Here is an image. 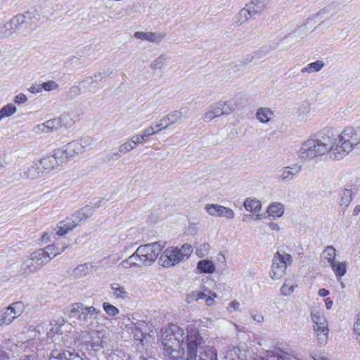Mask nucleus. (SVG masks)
Listing matches in <instances>:
<instances>
[{
	"mask_svg": "<svg viewBox=\"0 0 360 360\" xmlns=\"http://www.w3.org/2000/svg\"><path fill=\"white\" fill-rule=\"evenodd\" d=\"M360 145V128L348 127L334 139L329 148L333 160H341Z\"/></svg>",
	"mask_w": 360,
	"mask_h": 360,
	"instance_id": "obj_1",
	"label": "nucleus"
},
{
	"mask_svg": "<svg viewBox=\"0 0 360 360\" xmlns=\"http://www.w3.org/2000/svg\"><path fill=\"white\" fill-rule=\"evenodd\" d=\"M183 330L175 326V328H167L162 333V343L164 354L170 358H179L184 354V348L182 347L184 340Z\"/></svg>",
	"mask_w": 360,
	"mask_h": 360,
	"instance_id": "obj_2",
	"label": "nucleus"
},
{
	"mask_svg": "<svg viewBox=\"0 0 360 360\" xmlns=\"http://www.w3.org/2000/svg\"><path fill=\"white\" fill-rule=\"evenodd\" d=\"M193 252L192 245L184 244L180 248H167L159 258V264L164 267H170L189 258Z\"/></svg>",
	"mask_w": 360,
	"mask_h": 360,
	"instance_id": "obj_3",
	"label": "nucleus"
},
{
	"mask_svg": "<svg viewBox=\"0 0 360 360\" xmlns=\"http://www.w3.org/2000/svg\"><path fill=\"white\" fill-rule=\"evenodd\" d=\"M329 153L326 143L318 139H309L304 141L297 151L298 158L303 161H309Z\"/></svg>",
	"mask_w": 360,
	"mask_h": 360,
	"instance_id": "obj_4",
	"label": "nucleus"
},
{
	"mask_svg": "<svg viewBox=\"0 0 360 360\" xmlns=\"http://www.w3.org/2000/svg\"><path fill=\"white\" fill-rule=\"evenodd\" d=\"M162 250V246L158 242L139 245L134 253L139 267L150 266L156 260Z\"/></svg>",
	"mask_w": 360,
	"mask_h": 360,
	"instance_id": "obj_5",
	"label": "nucleus"
},
{
	"mask_svg": "<svg viewBox=\"0 0 360 360\" xmlns=\"http://www.w3.org/2000/svg\"><path fill=\"white\" fill-rule=\"evenodd\" d=\"M187 349L184 350L179 358L174 360H197L198 351L204 347L205 340L198 331H188L187 334Z\"/></svg>",
	"mask_w": 360,
	"mask_h": 360,
	"instance_id": "obj_6",
	"label": "nucleus"
},
{
	"mask_svg": "<svg viewBox=\"0 0 360 360\" xmlns=\"http://www.w3.org/2000/svg\"><path fill=\"white\" fill-rule=\"evenodd\" d=\"M292 262V259L290 254L276 252L272 259L271 268L269 271L270 277L274 280L282 278L288 266H290Z\"/></svg>",
	"mask_w": 360,
	"mask_h": 360,
	"instance_id": "obj_7",
	"label": "nucleus"
},
{
	"mask_svg": "<svg viewBox=\"0 0 360 360\" xmlns=\"http://www.w3.org/2000/svg\"><path fill=\"white\" fill-rule=\"evenodd\" d=\"M311 319L314 323L313 328L320 345L324 346L328 342V321L324 315L319 311H312Z\"/></svg>",
	"mask_w": 360,
	"mask_h": 360,
	"instance_id": "obj_8",
	"label": "nucleus"
},
{
	"mask_svg": "<svg viewBox=\"0 0 360 360\" xmlns=\"http://www.w3.org/2000/svg\"><path fill=\"white\" fill-rule=\"evenodd\" d=\"M235 108L236 106L231 100L214 103L209 107L207 111L202 116V120L205 122H210L214 117L231 113Z\"/></svg>",
	"mask_w": 360,
	"mask_h": 360,
	"instance_id": "obj_9",
	"label": "nucleus"
},
{
	"mask_svg": "<svg viewBox=\"0 0 360 360\" xmlns=\"http://www.w3.org/2000/svg\"><path fill=\"white\" fill-rule=\"evenodd\" d=\"M23 311V304L21 302L11 304L0 314V326H8L19 316Z\"/></svg>",
	"mask_w": 360,
	"mask_h": 360,
	"instance_id": "obj_10",
	"label": "nucleus"
},
{
	"mask_svg": "<svg viewBox=\"0 0 360 360\" xmlns=\"http://www.w3.org/2000/svg\"><path fill=\"white\" fill-rule=\"evenodd\" d=\"M126 328L128 333L136 341L140 342L141 345L143 344V339L146 337L147 323L143 321H139L135 323L127 325Z\"/></svg>",
	"mask_w": 360,
	"mask_h": 360,
	"instance_id": "obj_11",
	"label": "nucleus"
},
{
	"mask_svg": "<svg viewBox=\"0 0 360 360\" xmlns=\"http://www.w3.org/2000/svg\"><path fill=\"white\" fill-rule=\"evenodd\" d=\"M31 18V13L27 12L25 14H18L13 17L10 20V25L12 27L13 33L18 32H24L27 29H30L28 19Z\"/></svg>",
	"mask_w": 360,
	"mask_h": 360,
	"instance_id": "obj_12",
	"label": "nucleus"
},
{
	"mask_svg": "<svg viewBox=\"0 0 360 360\" xmlns=\"http://www.w3.org/2000/svg\"><path fill=\"white\" fill-rule=\"evenodd\" d=\"M63 162L64 158L57 155V150L54 151L53 155H47L38 161L39 166L42 169V172L51 171Z\"/></svg>",
	"mask_w": 360,
	"mask_h": 360,
	"instance_id": "obj_13",
	"label": "nucleus"
},
{
	"mask_svg": "<svg viewBox=\"0 0 360 360\" xmlns=\"http://www.w3.org/2000/svg\"><path fill=\"white\" fill-rule=\"evenodd\" d=\"M205 209L210 215L213 217H224L231 219L235 216L231 209L217 204H207Z\"/></svg>",
	"mask_w": 360,
	"mask_h": 360,
	"instance_id": "obj_14",
	"label": "nucleus"
},
{
	"mask_svg": "<svg viewBox=\"0 0 360 360\" xmlns=\"http://www.w3.org/2000/svg\"><path fill=\"white\" fill-rule=\"evenodd\" d=\"M82 153V148L78 141L68 143L64 147L57 149V155L64 158V162L75 155Z\"/></svg>",
	"mask_w": 360,
	"mask_h": 360,
	"instance_id": "obj_15",
	"label": "nucleus"
},
{
	"mask_svg": "<svg viewBox=\"0 0 360 360\" xmlns=\"http://www.w3.org/2000/svg\"><path fill=\"white\" fill-rule=\"evenodd\" d=\"M62 126V117H57L47 120L44 123L37 125L34 128L36 134L50 133L57 130Z\"/></svg>",
	"mask_w": 360,
	"mask_h": 360,
	"instance_id": "obj_16",
	"label": "nucleus"
},
{
	"mask_svg": "<svg viewBox=\"0 0 360 360\" xmlns=\"http://www.w3.org/2000/svg\"><path fill=\"white\" fill-rule=\"evenodd\" d=\"M302 167L298 164H294L292 166L282 167L279 172L278 179L281 182H288L294 179V177L301 171Z\"/></svg>",
	"mask_w": 360,
	"mask_h": 360,
	"instance_id": "obj_17",
	"label": "nucleus"
},
{
	"mask_svg": "<svg viewBox=\"0 0 360 360\" xmlns=\"http://www.w3.org/2000/svg\"><path fill=\"white\" fill-rule=\"evenodd\" d=\"M76 226H77V222L70 216L58 224L57 227L54 229L55 234L58 236H64Z\"/></svg>",
	"mask_w": 360,
	"mask_h": 360,
	"instance_id": "obj_18",
	"label": "nucleus"
},
{
	"mask_svg": "<svg viewBox=\"0 0 360 360\" xmlns=\"http://www.w3.org/2000/svg\"><path fill=\"white\" fill-rule=\"evenodd\" d=\"M39 267L30 255L24 259L20 265V275L24 278L30 276L39 270Z\"/></svg>",
	"mask_w": 360,
	"mask_h": 360,
	"instance_id": "obj_19",
	"label": "nucleus"
},
{
	"mask_svg": "<svg viewBox=\"0 0 360 360\" xmlns=\"http://www.w3.org/2000/svg\"><path fill=\"white\" fill-rule=\"evenodd\" d=\"M244 207L248 212H252L255 216L256 220L262 219L259 212L262 209L261 202L256 198H248L244 201Z\"/></svg>",
	"mask_w": 360,
	"mask_h": 360,
	"instance_id": "obj_20",
	"label": "nucleus"
},
{
	"mask_svg": "<svg viewBox=\"0 0 360 360\" xmlns=\"http://www.w3.org/2000/svg\"><path fill=\"white\" fill-rule=\"evenodd\" d=\"M49 360H84L77 352L68 350L52 351Z\"/></svg>",
	"mask_w": 360,
	"mask_h": 360,
	"instance_id": "obj_21",
	"label": "nucleus"
},
{
	"mask_svg": "<svg viewBox=\"0 0 360 360\" xmlns=\"http://www.w3.org/2000/svg\"><path fill=\"white\" fill-rule=\"evenodd\" d=\"M94 212V208L91 206L86 205L72 214L73 219L77 222V226L86 221L90 218Z\"/></svg>",
	"mask_w": 360,
	"mask_h": 360,
	"instance_id": "obj_22",
	"label": "nucleus"
},
{
	"mask_svg": "<svg viewBox=\"0 0 360 360\" xmlns=\"http://www.w3.org/2000/svg\"><path fill=\"white\" fill-rule=\"evenodd\" d=\"M183 117L182 112L178 110H174L169 114H168L167 116H165L163 118H162L160 122L156 124V127H160L162 126V122H168L165 124V127H162V129H165L169 127V125L174 124L179 120H181Z\"/></svg>",
	"mask_w": 360,
	"mask_h": 360,
	"instance_id": "obj_23",
	"label": "nucleus"
},
{
	"mask_svg": "<svg viewBox=\"0 0 360 360\" xmlns=\"http://www.w3.org/2000/svg\"><path fill=\"white\" fill-rule=\"evenodd\" d=\"M134 37L136 39L147 40L150 42L159 43L165 37V34L157 32H136Z\"/></svg>",
	"mask_w": 360,
	"mask_h": 360,
	"instance_id": "obj_24",
	"label": "nucleus"
},
{
	"mask_svg": "<svg viewBox=\"0 0 360 360\" xmlns=\"http://www.w3.org/2000/svg\"><path fill=\"white\" fill-rule=\"evenodd\" d=\"M42 169L38 162H34L32 165L23 172L22 177L29 179H35L42 175Z\"/></svg>",
	"mask_w": 360,
	"mask_h": 360,
	"instance_id": "obj_25",
	"label": "nucleus"
},
{
	"mask_svg": "<svg viewBox=\"0 0 360 360\" xmlns=\"http://www.w3.org/2000/svg\"><path fill=\"white\" fill-rule=\"evenodd\" d=\"M197 360H217L216 349L206 346L205 342L203 349L198 351Z\"/></svg>",
	"mask_w": 360,
	"mask_h": 360,
	"instance_id": "obj_26",
	"label": "nucleus"
},
{
	"mask_svg": "<svg viewBox=\"0 0 360 360\" xmlns=\"http://www.w3.org/2000/svg\"><path fill=\"white\" fill-rule=\"evenodd\" d=\"M50 323L48 321L42 322L38 324L36 327L30 326L29 337L30 338H35L47 333Z\"/></svg>",
	"mask_w": 360,
	"mask_h": 360,
	"instance_id": "obj_27",
	"label": "nucleus"
},
{
	"mask_svg": "<svg viewBox=\"0 0 360 360\" xmlns=\"http://www.w3.org/2000/svg\"><path fill=\"white\" fill-rule=\"evenodd\" d=\"M269 3L268 0H252L246 4L253 15L262 11Z\"/></svg>",
	"mask_w": 360,
	"mask_h": 360,
	"instance_id": "obj_28",
	"label": "nucleus"
},
{
	"mask_svg": "<svg viewBox=\"0 0 360 360\" xmlns=\"http://www.w3.org/2000/svg\"><path fill=\"white\" fill-rule=\"evenodd\" d=\"M39 267L48 264L51 260L41 249H39L30 255Z\"/></svg>",
	"mask_w": 360,
	"mask_h": 360,
	"instance_id": "obj_29",
	"label": "nucleus"
},
{
	"mask_svg": "<svg viewBox=\"0 0 360 360\" xmlns=\"http://www.w3.org/2000/svg\"><path fill=\"white\" fill-rule=\"evenodd\" d=\"M197 269L200 273L212 274L214 272L216 267L212 261L203 259L198 262Z\"/></svg>",
	"mask_w": 360,
	"mask_h": 360,
	"instance_id": "obj_30",
	"label": "nucleus"
},
{
	"mask_svg": "<svg viewBox=\"0 0 360 360\" xmlns=\"http://www.w3.org/2000/svg\"><path fill=\"white\" fill-rule=\"evenodd\" d=\"M274 113L269 108H260L257 110L256 117L262 123L269 122Z\"/></svg>",
	"mask_w": 360,
	"mask_h": 360,
	"instance_id": "obj_31",
	"label": "nucleus"
},
{
	"mask_svg": "<svg viewBox=\"0 0 360 360\" xmlns=\"http://www.w3.org/2000/svg\"><path fill=\"white\" fill-rule=\"evenodd\" d=\"M111 290L113 296L116 299L125 300L128 297L129 293L125 288L118 283H113L111 285Z\"/></svg>",
	"mask_w": 360,
	"mask_h": 360,
	"instance_id": "obj_32",
	"label": "nucleus"
},
{
	"mask_svg": "<svg viewBox=\"0 0 360 360\" xmlns=\"http://www.w3.org/2000/svg\"><path fill=\"white\" fill-rule=\"evenodd\" d=\"M267 212L273 217H281L284 213V208L281 203L274 202L269 205Z\"/></svg>",
	"mask_w": 360,
	"mask_h": 360,
	"instance_id": "obj_33",
	"label": "nucleus"
},
{
	"mask_svg": "<svg viewBox=\"0 0 360 360\" xmlns=\"http://www.w3.org/2000/svg\"><path fill=\"white\" fill-rule=\"evenodd\" d=\"M325 65L322 60H316L308 64L306 67L301 70V73L311 74L320 71Z\"/></svg>",
	"mask_w": 360,
	"mask_h": 360,
	"instance_id": "obj_34",
	"label": "nucleus"
},
{
	"mask_svg": "<svg viewBox=\"0 0 360 360\" xmlns=\"http://www.w3.org/2000/svg\"><path fill=\"white\" fill-rule=\"evenodd\" d=\"M162 131V128H160L158 129H155V127L150 126L145 129L142 133L139 135H136V139L137 140V142H141V143H144L149 136L158 133L159 131Z\"/></svg>",
	"mask_w": 360,
	"mask_h": 360,
	"instance_id": "obj_35",
	"label": "nucleus"
},
{
	"mask_svg": "<svg viewBox=\"0 0 360 360\" xmlns=\"http://www.w3.org/2000/svg\"><path fill=\"white\" fill-rule=\"evenodd\" d=\"M89 265L86 263L81 264L75 268L71 274V276L75 278H79L86 276L89 272Z\"/></svg>",
	"mask_w": 360,
	"mask_h": 360,
	"instance_id": "obj_36",
	"label": "nucleus"
},
{
	"mask_svg": "<svg viewBox=\"0 0 360 360\" xmlns=\"http://www.w3.org/2000/svg\"><path fill=\"white\" fill-rule=\"evenodd\" d=\"M86 306L82 303H74L70 310V316L78 320L80 319L84 311H86Z\"/></svg>",
	"mask_w": 360,
	"mask_h": 360,
	"instance_id": "obj_37",
	"label": "nucleus"
},
{
	"mask_svg": "<svg viewBox=\"0 0 360 360\" xmlns=\"http://www.w3.org/2000/svg\"><path fill=\"white\" fill-rule=\"evenodd\" d=\"M330 266L337 277H342L346 274L347 264L345 262L335 261Z\"/></svg>",
	"mask_w": 360,
	"mask_h": 360,
	"instance_id": "obj_38",
	"label": "nucleus"
},
{
	"mask_svg": "<svg viewBox=\"0 0 360 360\" xmlns=\"http://www.w3.org/2000/svg\"><path fill=\"white\" fill-rule=\"evenodd\" d=\"M252 16H254L253 14L250 13V10L248 8V6L245 5V6L242 8L236 15V22L241 25L248 21Z\"/></svg>",
	"mask_w": 360,
	"mask_h": 360,
	"instance_id": "obj_39",
	"label": "nucleus"
},
{
	"mask_svg": "<svg viewBox=\"0 0 360 360\" xmlns=\"http://www.w3.org/2000/svg\"><path fill=\"white\" fill-rule=\"evenodd\" d=\"M336 250L331 245L327 246L323 252V258L330 265L335 262Z\"/></svg>",
	"mask_w": 360,
	"mask_h": 360,
	"instance_id": "obj_40",
	"label": "nucleus"
},
{
	"mask_svg": "<svg viewBox=\"0 0 360 360\" xmlns=\"http://www.w3.org/2000/svg\"><path fill=\"white\" fill-rule=\"evenodd\" d=\"M86 311H84L82 317L79 321L86 322L89 319L91 318H96V316L100 313V310L95 308L94 307H86Z\"/></svg>",
	"mask_w": 360,
	"mask_h": 360,
	"instance_id": "obj_41",
	"label": "nucleus"
},
{
	"mask_svg": "<svg viewBox=\"0 0 360 360\" xmlns=\"http://www.w3.org/2000/svg\"><path fill=\"white\" fill-rule=\"evenodd\" d=\"M16 107L12 103H8L4 105L2 108L0 109V122L4 117L13 115L16 112Z\"/></svg>",
	"mask_w": 360,
	"mask_h": 360,
	"instance_id": "obj_42",
	"label": "nucleus"
},
{
	"mask_svg": "<svg viewBox=\"0 0 360 360\" xmlns=\"http://www.w3.org/2000/svg\"><path fill=\"white\" fill-rule=\"evenodd\" d=\"M352 200V191L349 189H345L340 198V205L345 208L347 207Z\"/></svg>",
	"mask_w": 360,
	"mask_h": 360,
	"instance_id": "obj_43",
	"label": "nucleus"
},
{
	"mask_svg": "<svg viewBox=\"0 0 360 360\" xmlns=\"http://www.w3.org/2000/svg\"><path fill=\"white\" fill-rule=\"evenodd\" d=\"M41 250L44 252L46 256L50 258V260L61 253V252L58 250V248L56 247L54 245H47Z\"/></svg>",
	"mask_w": 360,
	"mask_h": 360,
	"instance_id": "obj_44",
	"label": "nucleus"
},
{
	"mask_svg": "<svg viewBox=\"0 0 360 360\" xmlns=\"http://www.w3.org/2000/svg\"><path fill=\"white\" fill-rule=\"evenodd\" d=\"M296 287L297 285L290 283L288 281H285L281 288V294L284 296H289L294 292Z\"/></svg>",
	"mask_w": 360,
	"mask_h": 360,
	"instance_id": "obj_45",
	"label": "nucleus"
},
{
	"mask_svg": "<svg viewBox=\"0 0 360 360\" xmlns=\"http://www.w3.org/2000/svg\"><path fill=\"white\" fill-rule=\"evenodd\" d=\"M12 34H13V33L9 21L4 24H0V39L9 37Z\"/></svg>",
	"mask_w": 360,
	"mask_h": 360,
	"instance_id": "obj_46",
	"label": "nucleus"
},
{
	"mask_svg": "<svg viewBox=\"0 0 360 360\" xmlns=\"http://www.w3.org/2000/svg\"><path fill=\"white\" fill-rule=\"evenodd\" d=\"M206 290H207V289H205V290L202 292V291L191 292V293H189L187 295V298H186L187 302L189 303V302H191L193 301H197L199 299H204L207 296Z\"/></svg>",
	"mask_w": 360,
	"mask_h": 360,
	"instance_id": "obj_47",
	"label": "nucleus"
},
{
	"mask_svg": "<svg viewBox=\"0 0 360 360\" xmlns=\"http://www.w3.org/2000/svg\"><path fill=\"white\" fill-rule=\"evenodd\" d=\"M120 265L124 269H128V268L133 267V266L139 267V264H138L137 261L136 260L134 253L131 256H129L127 259L123 260L120 263Z\"/></svg>",
	"mask_w": 360,
	"mask_h": 360,
	"instance_id": "obj_48",
	"label": "nucleus"
},
{
	"mask_svg": "<svg viewBox=\"0 0 360 360\" xmlns=\"http://www.w3.org/2000/svg\"><path fill=\"white\" fill-rule=\"evenodd\" d=\"M166 57L164 55H160L150 64V68L152 70L161 69L165 65Z\"/></svg>",
	"mask_w": 360,
	"mask_h": 360,
	"instance_id": "obj_49",
	"label": "nucleus"
},
{
	"mask_svg": "<svg viewBox=\"0 0 360 360\" xmlns=\"http://www.w3.org/2000/svg\"><path fill=\"white\" fill-rule=\"evenodd\" d=\"M103 307L105 313L111 316H115L119 314V309L108 302H103Z\"/></svg>",
	"mask_w": 360,
	"mask_h": 360,
	"instance_id": "obj_50",
	"label": "nucleus"
},
{
	"mask_svg": "<svg viewBox=\"0 0 360 360\" xmlns=\"http://www.w3.org/2000/svg\"><path fill=\"white\" fill-rule=\"evenodd\" d=\"M210 249V245L208 243H204L200 244L196 248V254L198 256L202 257L207 255Z\"/></svg>",
	"mask_w": 360,
	"mask_h": 360,
	"instance_id": "obj_51",
	"label": "nucleus"
},
{
	"mask_svg": "<svg viewBox=\"0 0 360 360\" xmlns=\"http://www.w3.org/2000/svg\"><path fill=\"white\" fill-rule=\"evenodd\" d=\"M353 334L355 339L360 342V314L357 316L353 327Z\"/></svg>",
	"mask_w": 360,
	"mask_h": 360,
	"instance_id": "obj_52",
	"label": "nucleus"
},
{
	"mask_svg": "<svg viewBox=\"0 0 360 360\" xmlns=\"http://www.w3.org/2000/svg\"><path fill=\"white\" fill-rule=\"evenodd\" d=\"M81 93V88L79 86H72L67 92V97L69 99H73Z\"/></svg>",
	"mask_w": 360,
	"mask_h": 360,
	"instance_id": "obj_53",
	"label": "nucleus"
},
{
	"mask_svg": "<svg viewBox=\"0 0 360 360\" xmlns=\"http://www.w3.org/2000/svg\"><path fill=\"white\" fill-rule=\"evenodd\" d=\"M42 89L49 91L53 89H56L58 87V84L53 80H49L44 82L41 84Z\"/></svg>",
	"mask_w": 360,
	"mask_h": 360,
	"instance_id": "obj_54",
	"label": "nucleus"
},
{
	"mask_svg": "<svg viewBox=\"0 0 360 360\" xmlns=\"http://www.w3.org/2000/svg\"><path fill=\"white\" fill-rule=\"evenodd\" d=\"M78 142L79 144L81 145L82 153L84 152L86 149L89 148L92 145V141L90 138L88 137L81 139V140Z\"/></svg>",
	"mask_w": 360,
	"mask_h": 360,
	"instance_id": "obj_55",
	"label": "nucleus"
},
{
	"mask_svg": "<svg viewBox=\"0 0 360 360\" xmlns=\"http://www.w3.org/2000/svg\"><path fill=\"white\" fill-rule=\"evenodd\" d=\"M293 354L292 351H290L289 352L280 351L277 354V360H291Z\"/></svg>",
	"mask_w": 360,
	"mask_h": 360,
	"instance_id": "obj_56",
	"label": "nucleus"
},
{
	"mask_svg": "<svg viewBox=\"0 0 360 360\" xmlns=\"http://www.w3.org/2000/svg\"><path fill=\"white\" fill-rule=\"evenodd\" d=\"M207 296L204 298L205 300V303L207 306H212L214 302V297H216L217 295L214 292H212L210 290H206Z\"/></svg>",
	"mask_w": 360,
	"mask_h": 360,
	"instance_id": "obj_57",
	"label": "nucleus"
},
{
	"mask_svg": "<svg viewBox=\"0 0 360 360\" xmlns=\"http://www.w3.org/2000/svg\"><path fill=\"white\" fill-rule=\"evenodd\" d=\"M94 83H95V81L93 77H86L80 82L79 84L82 85V87L87 88Z\"/></svg>",
	"mask_w": 360,
	"mask_h": 360,
	"instance_id": "obj_58",
	"label": "nucleus"
},
{
	"mask_svg": "<svg viewBox=\"0 0 360 360\" xmlns=\"http://www.w3.org/2000/svg\"><path fill=\"white\" fill-rule=\"evenodd\" d=\"M131 146L128 142V141L120 145V146L119 147V152L123 154H125L131 151Z\"/></svg>",
	"mask_w": 360,
	"mask_h": 360,
	"instance_id": "obj_59",
	"label": "nucleus"
},
{
	"mask_svg": "<svg viewBox=\"0 0 360 360\" xmlns=\"http://www.w3.org/2000/svg\"><path fill=\"white\" fill-rule=\"evenodd\" d=\"M250 316L254 321L262 323L264 321V316L261 313H259L255 310L250 311Z\"/></svg>",
	"mask_w": 360,
	"mask_h": 360,
	"instance_id": "obj_60",
	"label": "nucleus"
},
{
	"mask_svg": "<svg viewBox=\"0 0 360 360\" xmlns=\"http://www.w3.org/2000/svg\"><path fill=\"white\" fill-rule=\"evenodd\" d=\"M27 101V96L23 94H19L15 96L14 102L18 104L24 103Z\"/></svg>",
	"mask_w": 360,
	"mask_h": 360,
	"instance_id": "obj_61",
	"label": "nucleus"
},
{
	"mask_svg": "<svg viewBox=\"0 0 360 360\" xmlns=\"http://www.w3.org/2000/svg\"><path fill=\"white\" fill-rule=\"evenodd\" d=\"M239 307H240V303L238 301L234 300V301H232L229 304V309L230 311H237L239 309Z\"/></svg>",
	"mask_w": 360,
	"mask_h": 360,
	"instance_id": "obj_62",
	"label": "nucleus"
},
{
	"mask_svg": "<svg viewBox=\"0 0 360 360\" xmlns=\"http://www.w3.org/2000/svg\"><path fill=\"white\" fill-rule=\"evenodd\" d=\"M94 77L95 78L94 80L96 82L98 80L101 81L103 78L107 77V75L105 72H98L94 74Z\"/></svg>",
	"mask_w": 360,
	"mask_h": 360,
	"instance_id": "obj_63",
	"label": "nucleus"
},
{
	"mask_svg": "<svg viewBox=\"0 0 360 360\" xmlns=\"http://www.w3.org/2000/svg\"><path fill=\"white\" fill-rule=\"evenodd\" d=\"M41 90H42L41 84V85H38V84L32 85V86H30V88L29 89V91H30L31 93H33V94L39 93V92H40Z\"/></svg>",
	"mask_w": 360,
	"mask_h": 360,
	"instance_id": "obj_64",
	"label": "nucleus"
}]
</instances>
